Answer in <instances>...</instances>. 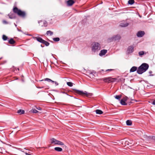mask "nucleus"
I'll return each mask as SVG.
<instances>
[{"label":"nucleus","mask_w":155,"mask_h":155,"mask_svg":"<svg viewBox=\"0 0 155 155\" xmlns=\"http://www.w3.org/2000/svg\"><path fill=\"white\" fill-rule=\"evenodd\" d=\"M51 143H53L54 144H58L60 145H64V144L62 142L57 140L56 139L52 138L50 139Z\"/></svg>","instance_id":"nucleus-5"},{"label":"nucleus","mask_w":155,"mask_h":155,"mask_svg":"<svg viewBox=\"0 0 155 155\" xmlns=\"http://www.w3.org/2000/svg\"><path fill=\"white\" fill-rule=\"evenodd\" d=\"M9 42L11 44H13L15 43V41L12 38L9 41Z\"/></svg>","instance_id":"nucleus-25"},{"label":"nucleus","mask_w":155,"mask_h":155,"mask_svg":"<svg viewBox=\"0 0 155 155\" xmlns=\"http://www.w3.org/2000/svg\"><path fill=\"white\" fill-rule=\"evenodd\" d=\"M17 113L20 114H22L24 113L25 111L23 110H19L18 111Z\"/></svg>","instance_id":"nucleus-20"},{"label":"nucleus","mask_w":155,"mask_h":155,"mask_svg":"<svg viewBox=\"0 0 155 155\" xmlns=\"http://www.w3.org/2000/svg\"><path fill=\"white\" fill-rule=\"evenodd\" d=\"M93 94L92 93H88V102L90 101L93 99L92 97H91L92 96Z\"/></svg>","instance_id":"nucleus-13"},{"label":"nucleus","mask_w":155,"mask_h":155,"mask_svg":"<svg viewBox=\"0 0 155 155\" xmlns=\"http://www.w3.org/2000/svg\"><path fill=\"white\" fill-rule=\"evenodd\" d=\"M134 3V0H129L128 1V3L129 4L132 5Z\"/></svg>","instance_id":"nucleus-22"},{"label":"nucleus","mask_w":155,"mask_h":155,"mask_svg":"<svg viewBox=\"0 0 155 155\" xmlns=\"http://www.w3.org/2000/svg\"><path fill=\"white\" fill-rule=\"evenodd\" d=\"M120 35H114L111 38H109L107 41L109 42H111L114 41H119L120 39Z\"/></svg>","instance_id":"nucleus-4"},{"label":"nucleus","mask_w":155,"mask_h":155,"mask_svg":"<svg viewBox=\"0 0 155 155\" xmlns=\"http://www.w3.org/2000/svg\"><path fill=\"white\" fill-rule=\"evenodd\" d=\"M76 92L81 95H82V96H87V93L85 91V92H84L83 91H80L79 90H77L76 91Z\"/></svg>","instance_id":"nucleus-10"},{"label":"nucleus","mask_w":155,"mask_h":155,"mask_svg":"<svg viewBox=\"0 0 155 155\" xmlns=\"http://www.w3.org/2000/svg\"><path fill=\"white\" fill-rule=\"evenodd\" d=\"M129 24L127 22H124L123 23H120V26L121 27H126L128 26Z\"/></svg>","instance_id":"nucleus-12"},{"label":"nucleus","mask_w":155,"mask_h":155,"mask_svg":"<svg viewBox=\"0 0 155 155\" xmlns=\"http://www.w3.org/2000/svg\"><path fill=\"white\" fill-rule=\"evenodd\" d=\"M130 142H129V141H127L126 142V143H127V144L128 145H129V146H131L132 144H133V140H130Z\"/></svg>","instance_id":"nucleus-27"},{"label":"nucleus","mask_w":155,"mask_h":155,"mask_svg":"<svg viewBox=\"0 0 155 155\" xmlns=\"http://www.w3.org/2000/svg\"><path fill=\"white\" fill-rule=\"evenodd\" d=\"M137 67L135 66L133 67L130 70V72H133L137 70Z\"/></svg>","instance_id":"nucleus-15"},{"label":"nucleus","mask_w":155,"mask_h":155,"mask_svg":"<svg viewBox=\"0 0 155 155\" xmlns=\"http://www.w3.org/2000/svg\"><path fill=\"white\" fill-rule=\"evenodd\" d=\"M151 71L150 72H149L150 73H151Z\"/></svg>","instance_id":"nucleus-41"},{"label":"nucleus","mask_w":155,"mask_h":155,"mask_svg":"<svg viewBox=\"0 0 155 155\" xmlns=\"http://www.w3.org/2000/svg\"><path fill=\"white\" fill-rule=\"evenodd\" d=\"M47 81L48 82H54V81L52 80H51L49 78H45L43 80H41V81Z\"/></svg>","instance_id":"nucleus-17"},{"label":"nucleus","mask_w":155,"mask_h":155,"mask_svg":"<svg viewBox=\"0 0 155 155\" xmlns=\"http://www.w3.org/2000/svg\"><path fill=\"white\" fill-rule=\"evenodd\" d=\"M55 150L58 152H60L62 151V149L61 148L59 147H56L54 148Z\"/></svg>","instance_id":"nucleus-18"},{"label":"nucleus","mask_w":155,"mask_h":155,"mask_svg":"<svg viewBox=\"0 0 155 155\" xmlns=\"http://www.w3.org/2000/svg\"><path fill=\"white\" fill-rule=\"evenodd\" d=\"M149 65L146 63L142 64L137 70V72L139 74H141L145 72L149 68Z\"/></svg>","instance_id":"nucleus-1"},{"label":"nucleus","mask_w":155,"mask_h":155,"mask_svg":"<svg viewBox=\"0 0 155 155\" xmlns=\"http://www.w3.org/2000/svg\"><path fill=\"white\" fill-rule=\"evenodd\" d=\"M152 138L155 141V136L152 137Z\"/></svg>","instance_id":"nucleus-37"},{"label":"nucleus","mask_w":155,"mask_h":155,"mask_svg":"<svg viewBox=\"0 0 155 155\" xmlns=\"http://www.w3.org/2000/svg\"><path fill=\"white\" fill-rule=\"evenodd\" d=\"M91 49L93 52H96L101 49L100 44L97 42H94L92 44Z\"/></svg>","instance_id":"nucleus-2"},{"label":"nucleus","mask_w":155,"mask_h":155,"mask_svg":"<svg viewBox=\"0 0 155 155\" xmlns=\"http://www.w3.org/2000/svg\"><path fill=\"white\" fill-rule=\"evenodd\" d=\"M132 124L131 121L129 120H128L126 121V124L128 126L131 125Z\"/></svg>","instance_id":"nucleus-21"},{"label":"nucleus","mask_w":155,"mask_h":155,"mask_svg":"<svg viewBox=\"0 0 155 155\" xmlns=\"http://www.w3.org/2000/svg\"><path fill=\"white\" fill-rule=\"evenodd\" d=\"M96 112L97 114H101L103 113V112L101 110L98 109L96 110Z\"/></svg>","instance_id":"nucleus-19"},{"label":"nucleus","mask_w":155,"mask_h":155,"mask_svg":"<svg viewBox=\"0 0 155 155\" xmlns=\"http://www.w3.org/2000/svg\"><path fill=\"white\" fill-rule=\"evenodd\" d=\"M74 3V1L72 0H69L67 1V3L68 5L71 6Z\"/></svg>","instance_id":"nucleus-14"},{"label":"nucleus","mask_w":155,"mask_h":155,"mask_svg":"<svg viewBox=\"0 0 155 155\" xmlns=\"http://www.w3.org/2000/svg\"><path fill=\"white\" fill-rule=\"evenodd\" d=\"M42 43L44 44L46 46H48L49 45V44L48 42L45 41L43 40V42Z\"/></svg>","instance_id":"nucleus-29"},{"label":"nucleus","mask_w":155,"mask_h":155,"mask_svg":"<svg viewBox=\"0 0 155 155\" xmlns=\"http://www.w3.org/2000/svg\"><path fill=\"white\" fill-rule=\"evenodd\" d=\"M113 70H114L113 69H107V70H106V71H111Z\"/></svg>","instance_id":"nucleus-36"},{"label":"nucleus","mask_w":155,"mask_h":155,"mask_svg":"<svg viewBox=\"0 0 155 155\" xmlns=\"http://www.w3.org/2000/svg\"><path fill=\"white\" fill-rule=\"evenodd\" d=\"M37 109L38 110H41V108L40 107H37Z\"/></svg>","instance_id":"nucleus-39"},{"label":"nucleus","mask_w":155,"mask_h":155,"mask_svg":"<svg viewBox=\"0 0 155 155\" xmlns=\"http://www.w3.org/2000/svg\"><path fill=\"white\" fill-rule=\"evenodd\" d=\"M107 52V50H101L100 53H99V55L100 56H102L105 55Z\"/></svg>","instance_id":"nucleus-11"},{"label":"nucleus","mask_w":155,"mask_h":155,"mask_svg":"<svg viewBox=\"0 0 155 155\" xmlns=\"http://www.w3.org/2000/svg\"><path fill=\"white\" fill-rule=\"evenodd\" d=\"M31 112H32L33 113H37L38 112V111L37 110H36V109H32L31 110Z\"/></svg>","instance_id":"nucleus-31"},{"label":"nucleus","mask_w":155,"mask_h":155,"mask_svg":"<svg viewBox=\"0 0 155 155\" xmlns=\"http://www.w3.org/2000/svg\"><path fill=\"white\" fill-rule=\"evenodd\" d=\"M134 51V47L133 46H129L127 51V52L128 54H130L133 52Z\"/></svg>","instance_id":"nucleus-7"},{"label":"nucleus","mask_w":155,"mask_h":155,"mask_svg":"<svg viewBox=\"0 0 155 155\" xmlns=\"http://www.w3.org/2000/svg\"><path fill=\"white\" fill-rule=\"evenodd\" d=\"M144 54H145V52H144V51H140L138 53L139 55L140 56H142Z\"/></svg>","instance_id":"nucleus-26"},{"label":"nucleus","mask_w":155,"mask_h":155,"mask_svg":"<svg viewBox=\"0 0 155 155\" xmlns=\"http://www.w3.org/2000/svg\"><path fill=\"white\" fill-rule=\"evenodd\" d=\"M53 83H54L55 84L56 86H57L58 85V83H57V82H56V81H54V82H52Z\"/></svg>","instance_id":"nucleus-34"},{"label":"nucleus","mask_w":155,"mask_h":155,"mask_svg":"<svg viewBox=\"0 0 155 155\" xmlns=\"http://www.w3.org/2000/svg\"><path fill=\"white\" fill-rule=\"evenodd\" d=\"M35 38L39 42L42 43L43 41V40L40 37H35Z\"/></svg>","instance_id":"nucleus-16"},{"label":"nucleus","mask_w":155,"mask_h":155,"mask_svg":"<svg viewBox=\"0 0 155 155\" xmlns=\"http://www.w3.org/2000/svg\"><path fill=\"white\" fill-rule=\"evenodd\" d=\"M127 97H126L125 98L121 99L120 101V103L122 105H126L127 104L126 103V101L127 100Z\"/></svg>","instance_id":"nucleus-9"},{"label":"nucleus","mask_w":155,"mask_h":155,"mask_svg":"<svg viewBox=\"0 0 155 155\" xmlns=\"http://www.w3.org/2000/svg\"><path fill=\"white\" fill-rule=\"evenodd\" d=\"M8 16L9 17V18L11 19H12L15 18V16H14L13 14L12 13H10L8 15Z\"/></svg>","instance_id":"nucleus-24"},{"label":"nucleus","mask_w":155,"mask_h":155,"mask_svg":"<svg viewBox=\"0 0 155 155\" xmlns=\"http://www.w3.org/2000/svg\"><path fill=\"white\" fill-rule=\"evenodd\" d=\"M44 25L45 26H47V23L46 22H45V23H44Z\"/></svg>","instance_id":"nucleus-38"},{"label":"nucleus","mask_w":155,"mask_h":155,"mask_svg":"<svg viewBox=\"0 0 155 155\" xmlns=\"http://www.w3.org/2000/svg\"><path fill=\"white\" fill-rule=\"evenodd\" d=\"M2 39L4 41H6L8 37L6 35H3L2 36Z\"/></svg>","instance_id":"nucleus-28"},{"label":"nucleus","mask_w":155,"mask_h":155,"mask_svg":"<svg viewBox=\"0 0 155 155\" xmlns=\"http://www.w3.org/2000/svg\"><path fill=\"white\" fill-rule=\"evenodd\" d=\"M46 34L51 36L53 34V32L50 31H48L47 32Z\"/></svg>","instance_id":"nucleus-23"},{"label":"nucleus","mask_w":155,"mask_h":155,"mask_svg":"<svg viewBox=\"0 0 155 155\" xmlns=\"http://www.w3.org/2000/svg\"><path fill=\"white\" fill-rule=\"evenodd\" d=\"M117 80V79L115 78H112L111 77L105 78L103 79V81L106 82L110 83L113 82Z\"/></svg>","instance_id":"nucleus-6"},{"label":"nucleus","mask_w":155,"mask_h":155,"mask_svg":"<svg viewBox=\"0 0 155 155\" xmlns=\"http://www.w3.org/2000/svg\"><path fill=\"white\" fill-rule=\"evenodd\" d=\"M53 40L54 41H58L60 39H59V38H54L53 39Z\"/></svg>","instance_id":"nucleus-33"},{"label":"nucleus","mask_w":155,"mask_h":155,"mask_svg":"<svg viewBox=\"0 0 155 155\" xmlns=\"http://www.w3.org/2000/svg\"><path fill=\"white\" fill-rule=\"evenodd\" d=\"M144 34L145 32L144 31H139L137 33V35L138 37H142Z\"/></svg>","instance_id":"nucleus-8"},{"label":"nucleus","mask_w":155,"mask_h":155,"mask_svg":"<svg viewBox=\"0 0 155 155\" xmlns=\"http://www.w3.org/2000/svg\"><path fill=\"white\" fill-rule=\"evenodd\" d=\"M121 97V96L119 95H116L115 96V97L117 99H119Z\"/></svg>","instance_id":"nucleus-32"},{"label":"nucleus","mask_w":155,"mask_h":155,"mask_svg":"<svg viewBox=\"0 0 155 155\" xmlns=\"http://www.w3.org/2000/svg\"><path fill=\"white\" fill-rule=\"evenodd\" d=\"M152 104L153 105H155V100L153 101Z\"/></svg>","instance_id":"nucleus-40"},{"label":"nucleus","mask_w":155,"mask_h":155,"mask_svg":"<svg viewBox=\"0 0 155 155\" xmlns=\"http://www.w3.org/2000/svg\"><path fill=\"white\" fill-rule=\"evenodd\" d=\"M13 11L15 13L17 14L19 16L24 17L25 16V12L22 11L18 9L16 7L14 8L13 9Z\"/></svg>","instance_id":"nucleus-3"},{"label":"nucleus","mask_w":155,"mask_h":155,"mask_svg":"<svg viewBox=\"0 0 155 155\" xmlns=\"http://www.w3.org/2000/svg\"><path fill=\"white\" fill-rule=\"evenodd\" d=\"M3 23H4L5 24H7L8 23L6 21H5V20L3 21Z\"/></svg>","instance_id":"nucleus-35"},{"label":"nucleus","mask_w":155,"mask_h":155,"mask_svg":"<svg viewBox=\"0 0 155 155\" xmlns=\"http://www.w3.org/2000/svg\"><path fill=\"white\" fill-rule=\"evenodd\" d=\"M67 84L70 87H72L73 86V83L71 82H67Z\"/></svg>","instance_id":"nucleus-30"}]
</instances>
